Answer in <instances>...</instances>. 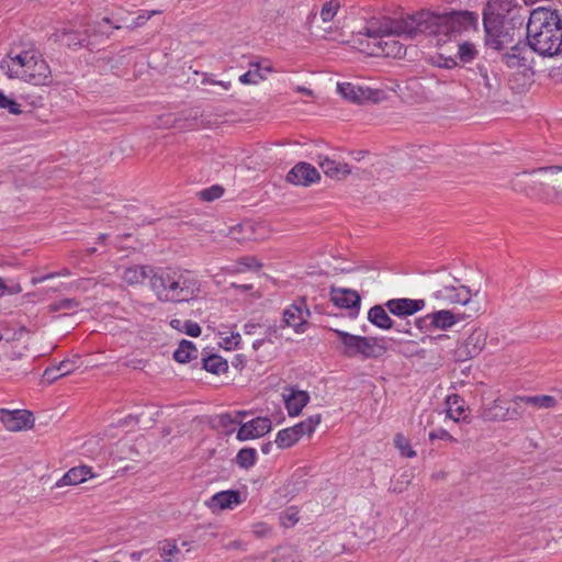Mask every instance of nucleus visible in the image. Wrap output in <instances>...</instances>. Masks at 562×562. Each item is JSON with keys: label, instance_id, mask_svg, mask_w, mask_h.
Returning a JSON list of instances; mask_svg holds the SVG:
<instances>
[{"label": "nucleus", "instance_id": "f257e3e1", "mask_svg": "<svg viewBox=\"0 0 562 562\" xmlns=\"http://www.w3.org/2000/svg\"><path fill=\"white\" fill-rule=\"evenodd\" d=\"M415 20H417V12L387 20L379 25L370 23L358 31L352 42L369 55L403 58L406 55V45L397 37L413 40L420 34H426L425 31L416 29L418 25Z\"/></svg>", "mask_w": 562, "mask_h": 562}, {"label": "nucleus", "instance_id": "f03ea898", "mask_svg": "<svg viewBox=\"0 0 562 562\" xmlns=\"http://www.w3.org/2000/svg\"><path fill=\"white\" fill-rule=\"evenodd\" d=\"M527 40L540 56H562V18L558 10L535 9L527 23Z\"/></svg>", "mask_w": 562, "mask_h": 562}, {"label": "nucleus", "instance_id": "7ed1b4c3", "mask_svg": "<svg viewBox=\"0 0 562 562\" xmlns=\"http://www.w3.org/2000/svg\"><path fill=\"white\" fill-rule=\"evenodd\" d=\"M510 184L516 192L562 205V166H549L516 173Z\"/></svg>", "mask_w": 562, "mask_h": 562}, {"label": "nucleus", "instance_id": "20e7f679", "mask_svg": "<svg viewBox=\"0 0 562 562\" xmlns=\"http://www.w3.org/2000/svg\"><path fill=\"white\" fill-rule=\"evenodd\" d=\"M150 288L161 302H188L198 296L201 283L192 271L158 268L150 277Z\"/></svg>", "mask_w": 562, "mask_h": 562}, {"label": "nucleus", "instance_id": "39448f33", "mask_svg": "<svg viewBox=\"0 0 562 562\" xmlns=\"http://www.w3.org/2000/svg\"><path fill=\"white\" fill-rule=\"evenodd\" d=\"M416 21L417 30L425 31L427 35H443L449 40L470 31H479V14L468 10L446 13L420 10Z\"/></svg>", "mask_w": 562, "mask_h": 562}, {"label": "nucleus", "instance_id": "423d86ee", "mask_svg": "<svg viewBox=\"0 0 562 562\" xmlns=\"http://www.w3.org/2000/svg\"><path fill=\"white\" fill-rule=\"evenodd\" d=\"M328 329L337 336L338 350L346 358L380 359L387 351L384 337L353 335L331 327Z\"/></svg>", "mask_w": 562, "mask_h": 562}, {"label": "nucleus", "instance_id": "0eeeda50", "mask_svg": "<svg viewBox=\"0 0 562 562\" xmlns=\"http://www.w3.org/2000/svg\"><path fill=\"white\" fill-rule=\"evenodd\" d=\"M484 46L485 52L493 50L496 54L515 40V27L508 25L505 18L492 11L483 12Z\"/></svg>", "mask_w": 562, "mask_h": 562}, {"label": "nucleus", "instance_id": "6e6552de", "mask_svg": "<svg viewBox=\"0 0 562 562\" xmlns=\"http://www.w3.org/2000/svg\"><path fill=\"white\" fill-rule=\"evenodd\" d=\"M493 61L495 59H493L492 54L485 52L474 67L468 68V71L472 76L471 79L479 86L480 95L486 100L495 101L499 95L502 81Z\"/></svg>", "mask_w": 562, "mask_h": 562}, {"label": "nucleus", "instance_id": "1a4fd4ad", "mask_svg": "<svg viewBox=\"0 0 562 562\" xmlns=\"http://www.w3.org/2000/svg\"><path fill=\"white\" fill-rule=\"evenodd\" d=\"M337 89L345 99L355 103H363L367 101L380 103L385 99V92L381 89H371L351 82L338 83Z\"/></svg>", "mask_w": 562, "mask_h": 562}, {"label": "nucleus", "instance_id": "9d476101", "mask_svg": "<svg viewBox=\"0 0 562 562\" xmlns=\"http://www.w3.org/2000/svg\"><path fill=\"white\" fill-rule=\"evenodd\" d=\"M487 333L483 328L474 329L454 350L456 361H467L479 356L486 345Z\"/></svg>", "mask_w": 562, "mask_h": 562}, {"label": "nucleus", "instance_id": "9b49d317", "mask_svg": "<svg viewBox=\"0 0 562 562\" xmlns=\"http://www.w3.org/2000/svg\"><path fill=\"white\" fill-rule=\"evenodd\" d=\"M27 66L29 69L23 68L19 71L20 79L34 86H45L49 82L50 68L40 55L34 53Z\"/></svg>", "mask_w": 562, "mask_h": 562}, {"label": "nucleus", "instance_id": "f8f14e48", "mask_svg": "<svg viewBox=\"0 0 562 562\" xmlns=\"http://www.w3.org/2000/svg\"><path fill=\"white\" fill-rule=\"evenodd\" d=\"M312 316L306 305L305 297H299L283 312V322L286 326L293 327L295 333H304L307 318Z\"/></svg>", "mask_w": 562, "mask_h": 562}, {"label": "nucleus", "instance_id": "ddd939ff", "mask_svg": "<svg viewBox=\"0 0 562 562\" xmlns=\"http://www.w3.org/2000/svg\"><path fill=\"white\" fill-rule=\"evenodd\" d=\"M330 301L340 308L349 310V315L356 317L359 314L361 296L356 290L330 286Z\"/></svg>", "mask_w": 562, "mask_h": 562}, {"label": "nucleus", "instance_id": "4468645a", "mask_svg": "<svg viewBox=\"0 0 562 562\" xmlns=\"http://www.w3.org/2000/svg\"><path fill=\"white\" fill-rule=\"evenodd\" d=\"M437 300H441L448 304H460L467 306L469 310L472 308L473 301L471 300V290L465 285H445L442 289L437 290L434 293ZM473 308H477L473 306ZM468 313H471L469 311Z\"/></svg>", "mask_w": 562, "mask_h": 562}, {"label": "nucleus", "instance_id": "2eb2a0df", "mask_svg": "<svg viewBox=\"0 0 562 562\" xmlns=\"http://www.w3.org/2000/svg\"><path fill=\"white\" fill-rule=\"evenodd\" d=\"M0 420L10 431L29 429L34 425L33 414L26 409H0Z\"/></svg>", "mask_w": 562, "mask_h": 562}, {"label": "nucleus", "instance_id": "dca6fc26", "mask_svg": "<svg viewBox=\"0 0 562 562\" xmlns=\"http://www.w3.org/2000/svg\"><path fill=\"white\" fill-rule=\"evenodd\" d=\"M34 52L22 50L20 53H14L11 49L7 57L3 58L0 63V69L9 77V78H19V71L23 68H30L27 64L32 59Z\"/></svg>", "mask_w": 562, "mask_h": 562}, {"label": "nucleus", "instance_id": "f3484780", "mask_svg": "<svg viewBox=\"0 0 562 562\" xmlns=\"http://www.w3.org/2000/svg\"><path fill=\"white\" fill-rule=\"evenodd\" d=\"M530 50L528 40L527 43L519 41L508 52L501 54V59L508 68H526L529 63Z\"/></svg>", "mask_w": 562, "mask_h": 562}, {"label": "nucleus", "instance_id": "a211bd4d", "mask_svg": "<svg viewBox=\"0 0 562 562\" xmlns=\"http://www.w3.org/2000/svg\"><path fill=\"white\" fill-rule=\"evenodd\" d=\"M272 428L271 420L268 417H256L240 425L237 431V439L246 441L265 436Z\"/></svg>", "mask_w": 562, "mask_h": 562}, {"label": "nucleus", "instance_id": "6ab92c4d", "mask_svg": "<svg viewBox=\"0 0 562 562\" xmlns=\"http://www.w3.org/2000/svg\"><path fill=\"white\" fill-rule=\"evenodd\" d=\"M319 179V172L308 162L296 164L286 175L288 182L304 187H308Z\"/></svg>", "mask_w": 562, "mask_h": 562}, {"label": "nucleus", "instance_id": "aec40b11", "mask_svg": "<svg viewBox=\"0 0 562 562\" xmlns=\"http://www.w3.org/2000/svg\"><path fill=\"white\" fill-rule=\"evenodd\" d=\"M387 311L400 318L412 316L425 307L424 300L391 299L385 303Z\"/></svg>", "mask_w": 562, "mask_h": 562}, {"label": "nucleus", "instance_id": "412c9836", "mask_svg": "<svg viewBox=\"0 0 562 562\" xmlns=\"http://www.w3.org/2000/svg\"><path fill=\"white\" fill-rule=\"evenodd\" d=\"M525 398H526L525 395L514 396L507 403V406H506V408H504V412H502V414L493 413L492 411H490L485 415V419L495 422V420H517V419L521 418L525 414V407L528 405L527 403H525V401H520V400H525Z\"/></svg>", "mask_w": 562, "mask_h": 562}, {"label": "nucleus", "instance_id": "4be33fe9", "mask_svg": "<svg viewBox=\"0 0 562 562\" xmlns=\"http://www.w3.org/2000/svg\"><path fill=\"white\" fill-rule=\"evenodd\" d=\"M477 312V308H471V313H452L448 310H440L431 313V322L434 329L447 330L451 328L459 321L472 317Z\"/></svg>", "mask_w": 562, "mask_h": 562}, {"label": "nucleus", "instance_id": "5701e85b", "mask_svg": "<svg viewBox=\"0 0 562 562\" xmlns=\"http://www.w3.org/2000/svg\"><path fill=\"white\" fill-rule=\"evenodd\" d=\"M241 503L240 493L235 490H227L215 493L206 505L213 510L232 509Z\"/></svg>", "mask_w": 562, "mask_h": 562}, {"label": "nucleus", "instance_id": "b1692460", "mask_svg": "<svg viewBox=\"0 0 562 562\" xmlns=\"http://www.w3.org/2000/svg\"><path fill=\"white\" fill-rule=\"evenodd\" d=\"M89 477H93L92 468L88 465L75 467L68 470L60 480L55 484V487L66 485H78L86 482Z\"/></svg>", "mask_w": 562, "mask_h": 562}, {"label": "nucleus", "instance_id": "393cba45", "mask_svg": "<svg viewBox=\"0 0 562 562\" xmlns=\"http://www.w3.org/2000/svg\"><path fill=\"white\" fill-rule=\"evenodd\" d=\"M386 310L385 304L372 306L368 311V321L379 329H392L395 326V321L391 318Z\"/></svg>", "mask_w": 562, "mask_h": 562}, {"label": "nucleus", "instance_id": "a878e982", "mask_svg": "<svg viewBox=\"0 0 562 562\" xmlns=\"http://www.w3.org/2000/svg\"><path fill=\"white\" fill-rule=\"evenodd\" d=\"M310 401L306 391H295L291 389L288 396H284L285 407L290 416H297Z\"/></svg>", "mask_w": 562, "mask_h": 562}, {"label": "nucleus", "instance_id": "bb28decb", "mask_svg": "<svg viewBox=\"0 0 562 562\" xmlns=\"http://www.w3.org/2000/svg\"><path fill=\"white\" fill-rule=\"evenodd\" d=\"M319 166L327 177L337 180L346 178L351 172L347 164L337 162L328 157L322 158L319 160Z\"/></svg>", "mask_w": 562, "mask_h": 562}, {"label": "nucleus", "instance_id": "cd10ccee", "mask_svg": "<svg viewBox=\"0 0 562 562\" xmlns=\"http://www.w3.org/2000/svg\"><path fill=\"white\" fill-rule=\"evenodd\" d=\"M76 369V363L72 360L66 359L60 361L57 366L48 367L43 373V379L52 384L61 376H65Z\"/></svg>", "mask_w": 562, "mask_h": 562}, {"label": "nucleus", "instance_id": "c85d7f7f", "mask_svg": "<svg viewBox=\"0 0 562 562\" xmlns=\"http://www.w3.org/2000/svg\"><path fill=\"white\" fill-rule=\"evenodd\" d=\"M156 269H153L147 266H135L127 268L124 271L123 279L126 283L131 285L142 284L146 279L150 280V277L154 274Z\"/></svg>", "mask_w": 562, "mask_h": 562}, {"label": "nucleus", "instance_id": "c756f323", "mask_svg": "<svg viewBox=\"0 0 562 562\" xmlns=\"http://www.w3.org/2000/svg\"><path fill=\"white\" fill-rule=\"evenodd\" d=\"M55 36L58 41L63 42L68 47H80L88 45L87 33H81L72 30L58 31Z\"/></svg>", "mask_w": 562, "mask_h": 562}, {"label": "nucleus", "instance_id": "7c9ffc66", "mask_svg": "<svg viewBox=\"0 0 562 562\" xmlns=\"http://www.w3.org/2000/svg\"><path fill=\"white\" fill-rule=\"evenodd\" d=\"M198 358V349L195 345L187 339L179 342V347L173 352V359L179 363H187Z\"/></svg>", "mask_w": 562, "mask_h": 562}, {"label": "nucleus", "instance_id": "2f4dec72", "mask_svg": "<svg viewBox=\"0 0 562 562\" xmlns=\"http://www.w3.org/2000/svg\"><path fill=\"white\" fill-rule=\"evenodd\" d=\"M456 55L459 60V64L464 66L473 63L477 58L479 50L476 49V46L472 42L462 41L458 43V49Z\"/></svg>", "mask_w": 562, "mask_h": 562}, {"label": "nucleus", "instance_id": "473e14b6", "mask_svg": "<svg viewBox=\"0 0 562 562\" xmlns=\"http://www.w3.org/2000/svg\"><path fill=\"white\" fill-rule=\"evenodd\" d=\"M202 367L210 373L220 374L227 371L228 363L218 355H209L202 358Z\"/></svg>", "mask_w": 562, "mask_h": 562}, {"label": "nucleus", "instance_id": "72a5a7b5", "mask_svg": "<svg viewBox=\"0 0 562 562\" xmlns=\"http://www.w3.org/2000/svg\"><path fill=\"white\" fill-rule=\"evenodd\" d=\"M461 402H462L461 397L457 394H452V395L448 396V398H447V405H448L447 417L453 419L454 422H459L462 419L463 422L470 423L468 420L467 415L461 417V415L464 412L463 406L460 404Z\"/></svg>", "mask_w": 562, "mask_h": 562}, {"label": "nucleus", "instance_id": "f704fd0d", "mask_svg": "<svg viewBox=\"0 0 562 562\" xmlns=\"http://www.w3.org/2000/svg\"><path fill=\"white\" fill-rule=\"evenodd\" d=\"M247 413L239 411L234 415L231 413L221 414L218 416V425L224 429L226 435H231L235 431L236 425H241L240 417L245 416Z\"/></svg>", "mask_w": 562, "mask_h": 562}, {"label": "nucleus", "instance_id": "c9c22d12", "mask_svg": "<svg viewBox=\"0 0 562 562\" xmlns=\"http://www.w3.org/2000/svg\"><path fill=\"white\" fill-rule=\"evenodd\" d=\"M321 414H316L293 426L297 438L300 439L304 435H312L316 426L321 423Z\"/></svg>", "mask_w": 562, "mask_h": 562}, {"label": "nucleus", "instance_id": "e433bc0d", "mask_svg": "<svg viewBox=\"0 0 562 562\" xmlns=\"http://www.w3.org/2000/svg\"><path fill=\"white\" fill-rule=\"evenodd\" d=\"M514 7L515 0H487L483 12L492 11L505 18V14L509 13Z\"/></svg>", "mask_w": 562, "mask_h": 562}, {"label": "nucleus", "instance_id": "4c0bfd02", "mask_svg": "<svg viewBox=\"0 0 562 562\" xmlns=\"http://www.w3.org/2000/svg\"><path fill=\"white\" fill-rule=\"evenodd\" d=\"M300 439L297 438L293 427H289L280 430L277 434L274 442L277 443L278 448L285 449L292 447Z\"/></svg>", "mask_w": 562, "mask_h": 562}, {"label": "nucleus", "instance_id": "58836bf2", "mask_svg": "<svg viewBox=\"0 0 562 562\" xmlns=\"http://www.w3.org/2000/svg\"><path fill=\"white\" fill-rule=\"evenodd\" d=\"M170 326L173 328V329H177L179 331H183L186 333L187 335L191 336V337H199L201 335V327L198 323L195 322H192V321H186V322H182L180 319H172L170 322Z\"/></svg>", "mask_w": 562, "mask_h": 562}, {"label": "nucleus", "instance_id": "ea45409f", "mask_svg": "<svg viewBox=\"0 0 562 562\" xmlns=\"http://www.w3.org/2000/svg\"><path fill=\"white\" fill-rule=\"evenodd\" d=\"M257 459V451L254 448H243L236 456V463L241 469H250L255 465Z\"/></svg>", "mask_w": 562, "mask_h": 562}, {"label": "nucleus", "instance_id": "a19ab883", "mask_svg": "<svg viewBox=\"0 0 562 562\" xmlns=\"http://www.w3.org/2000/svg\"><path fill=\"white\" fill-rule=\"evenodd\" d=\"M524 400L530 406L552 408L557 405V400L550 395H525Z\"/></svg>", "mask_w": 562, "mask_h": 562}, {"label": "nucleus", "instance_id": "79ce46f5", "mask_svg": "<svg viewBox=\"0 0 562 562\" xmlns=\"http://www.w3.org/2000/svg\"><path fill=\"white\" fill-rule=\"evenodd\" d=\"M340 9V1L339 0H329L325 2L321 9V20L324 23L333 21V19L336 16Z\"/></svg>", "mask_w": 562, "mask_h": 562}, {"label": "nucleus", "instance_id": "37998d69", "mask_svg": "<svg viewBox=\"0 0 562 562\" xmlns=\"http://www.w3.org/2000/svg\"><path fill=\"white\" fill-rule=\"evenodd\" d=\"M80 306V301L77 299H61L48 305L49 312H58L63 310L75 311Z\"/></svg>", "mask_w": 562, "mask_h": 562}, {"label": "nucleus", "instance_id": "c03bdc74", "mask_svg": "<svg viewBox=\"0 0 562 562\" xmlns=\"http://www.w3.org/2000/svg\"><path fill=\"white\" fill-rule=\"evenodd\" d=\"M251 66L255 67V69H250V70H248L247 72L243 74L239 77V81L243 85H256L260 80L265 79V77L260 72V69H261L260 65L259 64H251Z\"/></svg>", "mask_w": 562, "mask_h": 562}, {"label": "nucleus", "instance_id": "a18cd8bd", "mask_svg": "<svg viewBox=\"0 0 562 562\" xmlns=\"http://www.w3.org/2000/svg\"><path fill=\"white\" fill-rule=\"evenodd\" d=\"M224 194V188L220 184H214L199 192L201 200L212 202L220 199Z\"/></svg>", "mask_w": 562, "mask_h": 562}, {"label": "nucleus", "instance_id": "49530a36", "mask_svg": "<svg viewBox=\"0 0 562 562\" xmlns=\"http://www.w3.org/2000/svg\"><path fill=\"white\" fill-rule=\"evenodd\" d=\"M396 448L401 451V454L407 458H413L416 452L412 449L408 440L402 435L397 434L394 438Z\"/></svg>", "mask_w": 562, "mask_h": 562}, {"label": "nucleus", "instance_id": "de8ad7c7", "mask_svg": "<svg viewBox=\"0 0 562 562\" xmlns=\"http://www.w3.org/2000/svg\"><path fill=\"white\" fill-rule=\"evenodd\" d=\"M0 109L8 110L11 114H20L21 105L13 99L5 95L2 91H0Z\"/></svg>", "mask_w": 562, "mask_h": 562}, {"label": "nucleus", "instance_id": "09e8293b", "mask_svg": "<svg viewBox=\"0 0 562 562\" xmlns=\"http://www.w3.org/2000/svg\"><path fill=\"white\" fill-rule=\"evenodd\" d=\"M415 326L420 330V331H429L431 329H434V326H432V322H431V313L423 316V317H417L415 319Z\"/></svg>", "mask_w": 562, "mask_h": 562}, {"label": "nucleus", "instance_id": "8fccbe9b", "mask_svg": "<svg viewBox=\"0 0 562 562\" xmlns=\"http://www.w3.org/2000/svg\"><path fill=\"white\" fill-rule=\"evenodd\" d=\"M438 59L442 60V64H437V67L439 68L452 69L460 65L457 55L448 57L443 55H438Z\"/></svg>", "mask_w": 562, "mask_h": 562}, {"label": "nucleus", "instance_id": "3c124183", "mask_svg": "<svg viewBox=\"0 0 562 562\" xmlns=\"http://www.w3.org/2000/svg\"><path fill=\"white\" fill-rule=\"evenodd\" d=\"M281 519H282L283 526H285V527L293 526L299 521L297 512H290V509H289L282 514Z\"/></svg>", "mask_w": 562, "mask_h": 562}, {"label": "nucleus", "instance_id": "603ef678", "mask_svg": "<svg viewBox=\"0 0 562 562\" xmlns=\"http://www.w3.org/2000/svg\"><path fill=\"white\" fill-rule=\"evenodd\" d=\"M429 438L430 440H434V439H441V440H449V441H457L446 429H438V430H434L429 434Z\"/></svg>", "mask_w": 562, "mask_h": 562}, {"label": "nucleus", "instance_id": "864d4df0", "mask_svg": "<svg viewBox=\"0 0 562 562\" xmlns=\"http://www.w3.org/2000/svg\"><path fill=\"white\" fill-rule=\"evenodd\" d=\"M506 406H507V403H505L501 400H495L490 407H487L483 411V418L485 419V415L490 411H492L493 413L502 414V412H504V408H506Z\"/></svg>", "mask_w": 562, "mask_h": 562}, {"label": "nucleus", "instance_id": "5fc2aeb1", "mask_svg": "<svg viewBox=\"0 0 562 562\" xmlns=\"http://www.w3.org/2000/svg\"><path fill=\"white\" fill-rule=\"evenodd\" d=\"M398 334H406L413 336L412 325L409 322H395V326L392 328Z\"/></svg>", "mask_w": 562, "mask_h": 562}, {"label": "nucleus", "instance_id": "6e6d98bb", "mask_svg": "<svg viewBox=\"0 0 562 562\" xmlns=\"http://www.w3.org/2000/svg\"><path fill=\"white\" fill-rule=\"evenodd\" d=\"M202 83L203 85H218L221 86L224 90H229L231 89V82L229 81H222V80H213L209 77L207 74H203V79H202Z\"/></svg>", "mask_w": 562, "mask_h": 562}, {"label": "nucleus", "instance_id": "4d7b16f0", "mask_svg": "<svg viewBox=\"0 0 562 562\" xmlns=\"http://www.w3.org/2000/svg\"><path fill=\"white\" fill-rule=\"evenodd\" d=\"M179 552V549L177 548L176 544L173 543H170V542H166L162 548H161V557L165 558L166 561H170L169 559H167V557H170L172 555L173 553H177Z\"/></svg>", "mask_w": 562, "mask_h": 562}, {"label": "nucleus", "instance_id": "13d9d810", "mask_svg": "<svg viewBox=\"0 0 562 562\" xmlns=\"http://www.w3.org/2000/svg\"><path fill=\"white\" fill-rule=\"evenodd\" d=\"M246 363V358L244 355H236L234 360L232 361V364L236 369H243Z\"/></svg>", "mask_w": 562, "mask_h": 562}, {"label": "nucleus", "instance_id": "bf43d9fd", "mask_svg": "<svg viewBox=\"0 0 562 562\" xmlns=\"http://www.w3.org/2000/svg\"><path fill=\"white\" fill-rule=\"evenodd\" d=\"M317 14L315 12H311V14L308 15V25H310V32L311 34L313 35H316L318 36V34L314 31V26L315 24L317 23Z\"/></svg>", "mask_w": 562, "mask_h": 562}, {"label": "nucleus", "instance_id": "052dcab7", "mask_svg": "<svg viewBox=\"0 0 562 562\" xmlns=\"http://www.w3.org/2000/svg\"><path fill=\"white\" fill-rule=\"evenodd\" d=\"M259 327L258 324L255 323H247L244 326V333L246 335H254L256 333V329Z\"/></svg>", "mask_w": 562, "mask_h": 562}, {"label": "nucleus", "instance_id": "680f3d73", "mask_svg": "<svg viewBox=\"0 0 562 562\" xmlns=\"http://www.w3.org/2000/svg\"><path fill=\"white\" fill-rule=\"evenodd\" d=\"M272 450V442H266L261 446V451L265 454H269Z\"/></svg>", "mask_w": 562, "mask_h": 562}, {"label": "nucleus", "instance_id": "e2e57ef3", "mask_svg": "<svg viewBox=\"0 0 562 562\" xmlns=\"http://www.w3.org/2000/svg\"><path fill=\"white\" fill-rule=\"evenodd\" d=\"M266 562H286L285 558L283 555H274V557H271L270 559L266 560Z\"/></svg>", "mask_w": 562, "mask_h": 562}, {"label": "nucleus", "instance_id": "0e129e2a", "mask_svg": "<svg viewBox=\"0 0 562 562\" xmlns=\"http://www.w3.org/2000/svg\"><path fill=\"white\" fill-rule=\"evenodd\" d=\"M144 553H145V551H134L131 553L130 557L134 561H139Z\"/></svg>", "mask_w": 562, "mask_h": 562}, {"label": "nucleus", "instance_id": "69168bd1", "mask_svg": "<svg viewBox=\"0 0 562 562\" xmlns=\"http://www.w3.org/2000/svg\"><path fill=\"white\" fill-rule=\"evenodd\" d=\"M232 340H234L235 347H238V344L240 341V335L238 333L233 334L232 337L228 339V342H231Z\"/></svg>", "mask_w": 562, "mask_h": 562}, {"label": "nucleus", "instance_id": "338daca9", "mask_svg": "<svg viewBox=\"0 0 562 562\" xmlns=\"http://www.w3.org/2000/svg\"><path fill=\"white\" fill-rule=\"evenodd\" d=\"M263 342H265V340H263V339H258V340L254 341V344H252V348H254L255 350H258V349L263 345Z\"/></svg>", "mask_w": 562, "mask_h": 562}, {"label": "nucleus", "instance_id": "774afa93", "mask_svg": "<svg viewBox=\"0 0 562 562\" xmlns=\"http://www.w3.org/2000/svg\"><path fill=\"white\" fill-rule=\"evenodd\" d=\"M297 91H300L302 93H305L307 95H312L313 94V91L311 89H307V88H304V87H299Z\"/></svg>", "mask_w": 562, "mask_h": 562}]
</instances>
